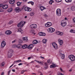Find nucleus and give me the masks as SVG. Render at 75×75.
Returning a JSON list of instances; mask_svg holds the SVG:
<instances>
[{"instance_id":"4c0bfd02","label":"nucleus","mask_w":75,"mask_h":75,"mask_svg":"<svg viewBox=\"0 0 75 75\" xmlns=\"http://www.w3.org/2000/svg\"><path fill=\"white\" fill-rule=\"evenodd\" d=\"M46 34L43 32H42V36H45V35H46Z\"/></svg>"},{"instance_id":"58836bf2","label":"nucleus","mask_w":75,"mask_h":75,"mask_svg":"<svg viewBox=\"0 0 75 75\" xmlns=\"http://www.w3.org/2000/svg\"><path fill=\"white\" fill-rule=\"evenodd\" d=\"M55 1L57 3H59L61 1V0H55Z\"/></svg>"},{"instance_id":"4468645a","label":"nucleus","mask_w":75,"mask_h":75,"mask_svg":"<svg viewBox=\"0 0 75 75\" xmlns=\"http://www.w3.org/2000/svg\"><path fill=\"white\" fill-rule=\"evenodd\" d=\"M58 42L60 45L63 44V41L61 39H59Z\"/></svg>"},{"instance_id":"a18cd8bd","label":"nucleus","mask_w":75,"mask_h":75,"mask_svg":"<svg viewBox=\"0 0 75 75\" xmlns=\"http://www.w3.org/2000/svg\"><path fill=\"white\" fill-rule=\"evenodd\" d=\"M64 34V33L62 32H60V34H59V35H62Z\"/></svg>"},{"instance_id":"aec40b11","label":"nucleus","mask_w":75,"mask_h":75,"mask_svg":"<svg viewBox=\"0 0 75 75\" xmlns=\"http://www.w3.org/2000/svg\"><path fill=\"white\" fill-rule=\"evenodd\" d=\"M22 45L19 44L18 45H16V47L18 48H21V47H22Z\"/></svg>"},{"instance_id":"7c9ffc66","label":"nucleus","mask_w":75,"mask_h":75,"mask_svg":"<svg viewBox=\"0 0 75 75\" xmlns=\"http://www.w3.org/2000/svg\"><path fill=\"white\" fill-rule=\"evenodd\" d=\"M23 31V30H22L20 28H19L18 29V30L17 31V32H19L20 33H21Z\"/></svg>"},{"instance_id":"69168bd1","label":"nucleus","mask_w":75,"mask_h":75,"mask_svg":"<svg viewBox=\"0 0 75 75\" xmlns=\"http://www.w3.org/2000/svg\"><path fill=\"white\" fill-rule=\"evenodd\" d=\"M1 75H4V72H2L1 74Z\"/></svg>"},{"instance_id":"6e6d98bb","label":"nucleus","mask_w":75,"mask_h":75,"mask_svg":"<svg viewBox=\"0 0 75 75\" xmlns=\"http://www.w3.org/2000/svg\"><path fill=\"white\" fill-rule=\"evenodd\" d=\"M12 71H13V72H15L16 71L15 70H14V69H12Z\"/></svg>"},{"instance_id":"412c9836","label":"nucleus","mask_w":75,"mask_h":75,"mask_svg":"<svg viewBox=\"0 0 75 75\" xmlns=\"http://www.w3.org/2000/svg\"><path fill=\"white\" fill-rule=\"evenodd\" d=\"M15 2V1L14 0H11L9 1V3H10V4H12L13 3H14Z\"/></svg>"},{"instance_id":"4d7b16f0","label":"nucleus","mask_w":75,"mask_h":75,"mask_svg":"<svg viewBox=\"0 0 75 75\" xmlns=\"http://www.w3.org/2000/svg\"><path fill=\"white\" fill-rule=\"evenodd\" d=\"M16 41V40H14L12 42V43H14V42H15Z\"/></svg>"},{"instance_id":"864d4df0","label":"nucleus","mask_w":75,"mask_h":75,"mask_svg":"<svg viewBox=\"0 0 75 75\" xmlns=\"http://www.w3.org/2000/svg\"><path fill=\"white\" fill-rule=\"evenodd\" d=\"M21 61V60H17V61L18 62H20Z\"/></svg>"},{"instance_id":"49530a36","label":"nucleus","mask_w":75,"mask_h":75,"mask_svg":"<svg viewBox=\"0 0 75 75\" xmlns=\"http://www.w3.org/2000/svg\"><path fill=\"white\" fill-rule=\"evenodd\" d=\"M13 23V21H11L9 22V24H12V23Z\"/></svg>"},{"instance_id":"774afa93","label":"nucleus","mask_w":75,"mask_h":75,"mask_svg":"<svg viewBox=\"0 0 75 75\" xmlns=\"http://www.w3.org/2000/svg\"><path fill=\"white\" fill-rule=\"evenodd\" d=\"M58 75H61V73H58Z\"/></svg>"},{"instance_id":"9b49d317","label":"nucleus","mask_w":75,"mask_h":75,"mask_svg":"<svg viewBox=\"0 0 75 75\" xmlns=\"http://www.w3.org/2000/svg\"><path fill=\"white\" fill-rule=\"evenodd\" d=\"M61 25L62 27H65V26L67 25V23L65 22H62L61 23Z\"/></svg>"},{"instance_id":"b1692460","label":"nucleus","mask_w":75,"mask_h":75,"mask_svg":"<svg viewBox=\"0 0 75 75\" xmlns=\"http://www.w3.org/2000/svg\"><path fill=\"white\" fill-rule=\"evenodd\" d=\"M28 4H31L32 6H33L34 3L32 1H30L28 2Z\"/></svg>"},{"instance_id":"3c124183","label":"nucleus","mask_w":75,"mask_h":75,"mask_svg":"<svg viewBox=\"0 0 75 75\" xmlns=\"http://www.w3.org/2000/svg\"><path fill=\"white\" fill-rule=\"evenodd\" d=\"M47 62L48 63H50V59H48Z\"/></svg>"},{"instance_id":"a211bd4d","label":"nucleus","mask_w":75,"mask_h":75,"mask_svg":"<svg viewBox=\"0 0 75 75\" xmlns=\"http://www.w3.org/2000/svg\"><path fill=\"white\" fill-rule=\"evenodd\" d=\"M60 55H61L62 59H64L65 58V54L60 53Z\"/></svg>"},{"instance_id":"bb28decb","label":"nucleus","mask_w":75,"mask_h":75,"mask_svg":"<svg viewBox=\"0 0 75 75\" xmlns=\"http://www.w3.org/2000/svg\"><path fill=\"white\" fill-rule=\"evenodd\" d=\"M22 48L23 49H25L27 48V45H23V46H22Z\"/></svg>"},{"instance_id":"8fccbe9b","label":"nucleus","mask_w":75,"mask_h":75,"mask_svg":"<svg viewBox=\"0 0 75 75\" xmlns=\"http://www.w3.org/2000/svg\"><path fill=\"white\" fill-rule=\"evenodd\" d=\"M73 22H74V23H75V18H73Z\"/></svg>"},{"instance_id":"ea45409f","label":"nucleus","mask_w":75,"mask_h":75,"mask_svg":"<svg viewBox=\"0 0 75 75\" xmlns=\"http://www.w3.org/2000/svg\"><path fill=\"white\" fill-rule=\"evenodd\" d=\"M19 43H22V42H23V40L21 39H19Z\"/></svg>"},{"instance_id":"39448f33","label":"nucleus","mask_w":75,"mask_h":75,"mask_svg":"<svg viewBox=\"0 0 75 75\" xmlns=\"http://www.w3.org/2000/svg\"><path fill=\"white\" fill-rule=\"evenodd\" d=\"M37 27V25L36 24H32L30 26V27L31 28H36Z\"/></svg>"},{"instance_id":"37998d69","label":"nucleus","mask_w":75,"mask_h":75,"mask_svg":"<svg viewBox=\"0 0 75 75\" xmlns=\"http://www.w3.org/2000/svg\"><path fill=\"white\" fill-rule=\"evenodd\" d=\"M24 72H26V70H24V71H21V74H24Z\"/></svg>"},{"instance_id":"603ef678","label":"nucleus","mask_w":75,"mask_h":75,"mask_svg":"<svg viewBox=\"0 0 75 75\" xmlns=\"http://www.w3.org/2000/svg\"><path fill=\"white\" fill-rule=\"evenodd\" d=\"M23 65V63H20L18 64V65Z\"/></svg>"},{"instance_id":"6e6552de","label":"nucleus","mask_w":75,"mask_h":75,"mask_svg":"<svg viewBox=\"0 0 75 75\" xmlns=\"http://www.w3.org/2000/svg\"><path fill=\"white\" fill-rule=\"evenodd\" d=\"M13 53V50H10L8 53V57H10L12 56V53Z\"/></svg>"},{"instance_id":"f3484780","label":"nucleus","mask_w":75,"mask_h":75,"mask_svg":"<svg viewBox=\"0 0 75 75\" xmlns=\"http://www.w3.org/2000/svg\"><path fill=\"white\" fill-rule=\"evenodd\" d=\"M32 43L34 45L37 44V43H38V41L37 40H35L33 41Z\"/></svg>"},{"instance_id":"e433bc0d","label":"nucleus","mask_w":75,"mask_h":75,"mask_svg":"<svg viewBox=\"0 0 75 75\" xmlns=\"http://www.w3.org/2000/svg\"><path fill=\"white\" fill-rule=\"evenodd\" d=\"M71 10L72 11H75V7L74 6H73L71 7Z\"/></svg>"},{"instance_id":"e2e57ef3","label":"nucleus","mask_w":75,"mask_h":75,"mask_svg":"<svg viewBox=\"0 0 75 75\" xmlns=\"http://www.w3.org/2000/svg\"><path fill=\"white\" fill-rule=\"evenodd\" d=\"M31 58V57H28V59H30Z\"/></svg>"},{"instance_id":"f704fd0d","label":"nucleus","mask_w":75,"mask_h":75,"mask_svg":"<svg viewBox=\"0 0 75 75\" xmlns=\"http://www.w3.org/2000/svg\"><path fill=\"white\" fill-rule=\"evenodd\" d=\"M21 4V3L20 2H18L17 3V6H20Z\"/></svg>"},{"instance_id":"6ab92c4d","label":"nucleus","mask_w":75,"mask_h":75,"mask_svg":"<svg viewBox=\"0 0 75 75\" xmlns=\"http://www.w3.org/2000/svg\"><path fill=\"white\" fill-rule=\"evenodd\" d=\"M42 41V42L43 43V44H46L47 42V39H43Z\"/></svg>"},{"instance_id":"c9c22d12","label":"nucleus","mask_w":75,"mask_h":75,"mask_svg":"<svg viewBox=\"0 0 75 75\" xmlns=\"http://www.w3.org/2000/svg\"><path fill=\"white\" fill-rule=\"evenodd\" d=\"M34 12H32L30 13V15L31 16H33L34 15Z\"/></svg>"},{"instance_id":"ddd939ff","label":"nucleus","mask_w":75,"mask_h":75,"mask_svg":"<svg viewBox=\"0 0 75 75\" xmlns=\"http://www.w3.org/2000/svg\"><path fill=\"white\" fill-rule=\"evenodd\" d=\"M5 34L6 35H10L11 34V32L10 30H7L5 32Z\"/></svg>"},{"instance_id":"052dcab7","label":"nucleus","mask_w":75,"mask_h":75,"mask_svg":"<svg viewBox=\"0 0 75 75\" xmlns=\"http://www.w3.org/2000/svg\"><path fill=\"white\" fill-rule=\"evenodd\" d=\"M35 67H37V68H39V66L38 65H37L35 66Z\"/></svg>"},{"instance_id":"0e129e2a","label":"nucleus","mask_w":75,"mask_h":75,"mask_svg":"<svg viewBox=\"0 0 75 75\" xmlns=\"http://www.w3.org/2000/svg\"><path fill=\"white\" fill-rule=\"evenodd\" d=\"M60 70L61 71H62V68H60Z\"/></svg>"},{"instance_id":"338daca9","label":"nucleus","mask_w":75,"mask_h":75,"mask_svg":"<svg viewBox=\"0 0 75 75\" xmlns=\"http://www.w3.org/2000/svg\"><path fill=\"white\" fill-rule=\"evenodd\" d=\"M62 50H60L59 51V52L61 53V52H62Z\"/></svg>"},{"instance_id":"c03bdc74","label":"nucleus","mask_w":75,"mask_h":75,"mask_svg":"<svg viewBox=\"0 0 75 75\" xmlns=\"http://www.w3.org/2000/svg\"><path fill=\"white\" fill-rule=\"evenodd\" d=\"M5 64V63L4 62H2L1 64V66L2 67H4V65Z\"/></svg>"},{"instance_id":"5fc2aeb1","label":"nucleus","mask_w":75,"mask_h":75,"mask_svg":"<svg viewBox=\"0 0 75 75\" xmlns=\"http://www.w3.org/2000/svg\"><path fill=\"white\" fill-rule=\"evenodd\" d=\"M0 12H3V10L2 9L0 8Z\"/></svg>"},{"instance_id":"7ed1b4c3","label":"nucleus","mask_w":75,"mask_h":75,"mask_svg":"<svg viewBox=\"0 0 75 75\" xmlns=\"http://www.w3.org/2000/svg\"><path fill=\"white\" fill-rule=\"evenodd\" d=\"M56 14L58 16H60L61 15V12L60 9H57L56 11Z\"/></svg>"},{"instance_id":"f8f14e48","label":"nucleus","mask_w":75,"mask_h":75,"mask_svg":"<svg viewBox=\"0 0 75 75\" xmlns=\"http://www.w3.org/2000/svg\"><path fill=\"white\" fill-rule=\"evenodd\" d=\"M15 11L16 13H18V12H20L21 11V9L17 7L15 8Z\"/></svg>"},{"instance_id":"2f4dec72","label":"nucleus","mask_w":75,"mask_h":75,"mask_svg":"<svg viewBox=\"0 0 75 75\" xmlns=\"http://www.w3.org/2000/svg\"><path fill=\"white\" fill-rule=\"evenodd\" d=\"M30 32L31 33H32V34H33V35H35V33H34V32L33 30H30Z\"/></svg>"},{"instance_id":"a19ab883","label":"nucleus","mask_w":75,"mask_h":75,"mask_svg":"<svg viewBox=\"0 0 75 75\" xmlns=\"http://www.w3.org/2000/svg\"><path fill=\"white\" fill-rule=\"evenodd\" d=\"M42 32H40L39 33V35L40 36H42Z\"/></svg>"},{"instance_id":"c85d7f7f","label":"nucleus","mask_w":75,"mask_h":75,"mask_svg":"<svg viewBox=\"0 0 75 75\" xmlns=\"http://www.w3.org/2000/svg\"><path fill=\"white\" fill-rule=\"evenodd\" d=\"M70 33H75V30L73 29H71L70 30Z\"/></svg>"},{"instance_id":"de8ad7c7","label":"nucleus","mask_w":75,"mask_h":75,"mask_svg":"<svg viewBox=\"0 0 75 75\" xmlns=\"http://www.w3.org/2000/svg\"><path fill=\"white\" fill-rule=\"evenodd\" d=\"M44 16L45 17H48V16L46 14H44Z\"/></svg>"},{"instance_id":"2eb2a0df","label":"nucleus","mask_w":75,"mask_h":75,"mask_svg":"<svg viewBox=\"0 0 75 75\" xmlns=\"http://www.w3.org/2000/svg\"><path fill=\"white\" fill-rule=\"evenodd\" d=\"M33 47H34V46H33V44H30L28 46V48L30 50L32 48H33Z\"/></svg>"},{"instance_id":"13d9d810","label":"nucleus","mask_w":75,"mask_h":75,"mask_svg":"<svg viewBox=\"0 0 75 75\" xmlns=\"http://www.w3.org/2000/svg\"><path fill=\"white\" fill-rule=\"evenodd\" d=\"M40 58H42V59H44V57H42V56H40Z\"/></svg>"},{"instance_id":"4be33fe9","label":"nucleus","mask_w":75,"mask_h":75,"mask_svg":"<svg viewBox=\"0 0 75 75\" xmlns=\"http://www.w3.org/2000/svg\"><path fill=\"white\" fill-rule=\"evenodd\" d=\"M40 8L41 11H42V10H44V9H46V8L43 6H41L40 7Z\"/></svg>"},{"instance_id":"f03ea898","label":"nucleus","mask_w":75,"mask_h":75,"mask_svg":"<svg viewBox=\"0 0 75 75\" xmlns=\"http://www.w3.org/2000/svg\"><path fill=\"white\" fill-rule=\"evenodd\" d=\"M69 59L71 61H74L75 60V57L74 55H71L69 56Z\"/></svg>"},{"instance_id":"5701e85b","label":"nucleus","mask_w":75,"mask_h":75,"mask_svg":"<svg viewBox=\"0 0 75 75\" xmlns=\"http://www.w3.org/2000/svg\"><path fill=\"white\" fill-rule=\"evenodd\" d=\"M23 41H27V40H28L27 37H23Z\"/></svg>"},{"instance_id":"9d476101","label":"nucleus","mask_w":75,"mask_h":75,"mask_svg":"<svg viewBox=\"0 0 75 75\" xmlns=\"http://www.w3.org/2000/svg\"><path fill=\"white\" fill-rule=\"evenodd\" d=\"M48 30H49L50 33H53V32H54V31H55V29L52 28H49Z\"/></svg>"},{"instance_id":"09e8293b","label":"nucleus","mask_w":75,"mask_h":75,"mask_svg":"<svg viewBox=\"0 0 75 75\" xmlns=\"http://www.w3.org/2000/svg\"><path fill=\"white\" fill-rule=\"evenodd\" d=\"M16 63H18V62H17V60L16 61H15L13 62V64H16Z\"/></svg>"},{"instance_id":"dca6fc26","label":"nucleus","mask_w":75,"mask_h":75,"mask_svg":"<svg viewBox=\"0 0 75 75\" xmlns=\"http://www.w3.org/2000/svg\"><path fill=\"white\" fill-rule=\"evenodd\" d=\"M8 7V5L6 4L4 5L3 7L2 8L4 9H6V8H7Z\"/></svg>"},{"instance_id":"680f3d73","label":"nucleus","mask_w":75,"mask_h":75,"mask_svg":"<svg viewBox=\"0 0 75 75\" xmlns=\"http://www.w3.org/2000/svg\"><path fill=\"white\" fill-rule=\"evenodd\" d=\"M65 20H68V19H67V17H65Z\"/></svg>"},{"instance_id":"393cba45","label":"nucleus","mask_w":75,"mask_h":75,"mask_svg":"<svg viewBox=\"0 0 75 75\" xmlns=\"http://www.w3.org/2000/svg\"><path fill=\"white\" fill-rule=\"evenodd\" d=\"M45 66L46 67H45V68H46V69H47V68H48V64L47 62H45Z\"/></svg>"},{"instance_id":"72a5a7b5","label":"nucleus","mask_w":75,"mask_h":75,"mask_svg":"<svg viewBox=\"0 0 75 75\" xmlns=\"http://www.w3.org/2000/svg\"><path fill=\"white\" fill-rule=\"evenodd\" d=\"M52 3H54V1L53 0H51L49 2L50 4H52Z\"/></svg>"},{"instance_id":"473e14b6","label":"nucleus","mask_w":75,"mask_h":75,"mask_svg":"<svg viewBox=\"0 0 75 75\" xmlns=\"http://www.w3.org/2000/svg\"><path fill=\"white\" fill-rule=\"evenodd\" d=\"M66 3H71L72 1V0H65Z\"/></svg>"},{"instance_id":"f257e3e1","label":"nucleus","mask_w":75,"mask_h":75,"mask_svg":"<svg viewBox=\"0 0 75 75\" xmlns=\"http://www.w3.org/2000/svg\"><path fill=\"white\" fill-rule=\"evenodd\" d=\"M25 24V21L24 22V21H22L19 23L18 25L17 26L18 27H23Z\"/></svg>"},{"instance_id":"1a4fd4ad","label":"nucleus","mask_w":75,"mask_h":75,"mask_svg":"<svg viewBox=\"0 0 75 75\" xmlns=\"http://www.w3.org/2000/svg\"><path fill=\"white\" fill-rule=\"evenodd\" d=\"M52 25V23L51 22H47V23H45V27H50Z\"/></svg>"},{"instance_id":"423d86ee","label":"nucleus","mask_w":75,"mask_h":75,"mask_svg":"<svg viewBox=\"0 0 75 75\" xmlns=\"http://www.w3.org/2000/svg\"><path fill=\"white\" fill-rule=\"evenodd\" d=\"M24 10L25 11L30 12L31 11V8L27 7H26L24 8Z\"/></svg>"},{"instance_id":"c756f323","label":"nucleus","mask_w":75,"mask_h":75,"mask_svg":"<svg viewBox=\"0 0 75 75\" xmlns=\"http://www.w3.org/2000/svg\"><path fill=\"white\" fill-rule=\"evenodd\" d=\"M35 61L36 62H38V63H39V64H42L43 63V62H40L39 61H38L37 60H35Z\"/></svg>"},{"instance_id":"cd10ccee","label":"nucleus","mask_w":75,"mask_h":75,"mask_svg":"<svg viewBox=\"0 0 75 75\" xmlns=\"http://www.w3.org/2000/svg\"><path fill=\"white\" fill-rule=\"evenodd\" d=\"M12 10H13V8H10L8 10V12H11Z\"/></svg>"},{"instance_id":"0eeeda50","label":"nucleus","mask_w":75,"mask_h":75,"mask_svg":"<svg viewBox=\"0 0 75 75\" xmlns=\"http://www.w3.org/2000/svg\"><path fill=\"white\" fill-rule=\"evenodd\" d=\"M6 45V42L5 41H3L1 43V47H5Z\"/></svg>"},{"instance_id":"bf43d9fd","label":"nucleus","mask_w":75,"mask_h":75,"mask_svg":"<svg viewBox=\"0 0 75 75\" xmlns=\"http://www.w3.org/2000/svg\"><path fill=\"white\" fill-rule=\"evenodd\" d=\"M13 65H14V64H13L10 67H9V68H11V67H12Z\"/></svg>"},{"instance_id":"a878e982","label":"nucleus","mask_w":75,"mask_h":75,"mask_svg":"<svg viewBox=\"0 0 75 75\" xmlns=\"http://www.w3.org/2000/svg\"><path fill=\"white\" fill-rule=\"evenodd\" d=\"M50 68H54L55 67V65L54 64L51 65L50 66Z\"/></svg>"},{"instance_id":"20e7f679","label":"nucleus","mask_w":75,"mask_h":75,"mask_svg":"<svg viewBox=\"0 0 75 75\" xmlns=\"http://www.w3.org/2000/svg\"><path fill=\"white\" fill-rule=\"evenodd\" d=\"M52 45L53 46L54 48L57 50L58 48V45L55 42H53L52 43Z\"/></svg>"},{"instance_id":"79ce46f5","label":"nucleus","mask_w":75,"mask_h":75,"mask_svg":"<svg viewBox=\"0 0 75 75\" xmlns=\"http://www.w3.org/2000/svg\"><path fill=\"white\" fill-rule=\"evenodd\" d=\"M56 33L57 34V35H59V34L60 33V31H57L56 32Z\"/></svg>"}]
</instances>
